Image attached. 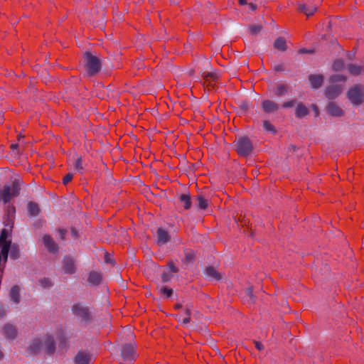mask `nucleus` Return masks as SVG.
Wrapping results in <instances>:
<instances>
[{
	"label": "nucleus",
	"mask_w": 364,
	"mask_h": 364,
	"mask_svg": "<svg viewBox=\"0 0 364 364\" xmlns=\"http://www.w3.org/2000/svg\"><path fill=\"white\" fill-rule=\"evenodd\" d=\"M235 151L240 157H247L252 154L254 146L247 136H240L235 141Z\"/></svg>",
	"instance_id": "obj_1"
},
{
	"label": "nucleus",
	"mask_w": 364,
	"mask_h": 364,
	"mask_svg": "<svg viewBox=\"0 0 364 364\" xmlns=\"http://www.w3.org/2000/svg\"><path fill=\"white\" fill-rule=\"evenodd\" d=\"M85 68L90 76L97 75L101 70V60L97 56L93 55L90 52H86L84 55Z\"/></svg>",
	"instance_id": "obj_2"
},
{
	"label": "nucleus",
	"mask_w": 364,
	"mask_h": 364,
	"mask_svg": "<svg viewBox=\"0 0 364 364\" xmlns=\"http://www.w3.org/2000/svg\"><path fill=\"white\" fill-rule=\"evenodd\" d=\"M346 97L353 105H361L364 102V85L355 84L349 88Z\"/></svg>",
	"instance_id": "obj_3"
},
{
	"label": "nucleus",
	"mask_w": 364,
	"mask_h": 364,
	"mask_svg": "<svg viewBox=\"0 0 364 364\" xmlns=\"http://www.w3.org/2000/svg\"><path fill=\"white\" fill-rule=\"evenodd\" d=\"M21 185L18 180L13 181L11 187L4 186L2 189L0 188V202L2 200L4 203L10 201L11 198L17 197L20 193Z\"/></svg>",
	"instance_id": "obj_4"
},
{
	"label": "nucleus",
	"mask_w": 364,
	"mask_h": 364,
	"mask_svg": "<svg viewBox=\"0 0 364 364\" xmlns=\"http://www.w3.org/2000/svg\"><path fill=\"white\" fill-rule=\"evenodd\" d=\"M203 81L201 84L205 91L213 92L218 89V84L220 80V76L215 72H204L201 75Z\"/></svg>",
	"instance_id": "obj_5"
},
{
	"label": "nucleus",
	"mask_w": 364,
	"mask_h": 364,
	"mask_svg": "<svg viewBox=\"0 0 364 364\" xmlns=\"http://www.w3.org/2000/svg\"><path fill=\"white\" fill-rule=\"evenodd\" d=\"M72 312L83 322L90 323L93 320V316L90 308L88 306H84L80 303H76L73 305Z\"/></svg>",
	"instance_id": "obj_6"
},
{
	"label": "nucleus",
	"mask_w": 364,
	"mask_h": 364,
	"mask_svg": "<svg viewBox=\"0 0 364 364\" xmlns=\"http://www.w3.org/2000/svg\"><path fill=\"white\" fill-rule=\"evenodd\" d=\"M122 357L124 362H133L137 357L136 345L126 343L122 348Z\"/></svg>",
	"instance_id": "obj_7"
},
{
	"label": "nucleus",
	"mask_w": 364,
	"mask_h": 364,
	"mask_svg": "<svg viewBox=\"0 0 364 364\" xmlns=\"http://www.w3.org/2000/svg\"><path fill=\"white\" fill-rule=\"evenodd\" d=\"M42 240L49 253L53 255H58L59 253V245L50 235H44Z\"/></svg>",
	"instance_id": "obj_8"
},
{
	"label": "nucleus",
	"mask_w": 364,
	"mask_h": 364,
	"mask_svg": "<svg viewBox=\"0 0 364 364\" xmlns=\"http://www.w3.org/2000/svg\"><path fill=\"white\" fill-rule=\"evenodd\" d=\"M343 89V85H330L325 88L324 95L330 100H335L341 94Z\"/></svg>",
	"instance_id": "obj_9"
},
{
	"label": "nucleus",
	"mask_w": 364,
	"mask_h": 364,
	"mask_svg": "<svg viewBox=\"0 0 364 364\" xmlns=\"http://www.w3.org/2000/svg\"><path fill=\"white\" fill-rule=\"evenodd\" d=\"M312 1L313 0H306L303 3H299L298 10L307 16L313 15L316 12L317 7Z\"/></svg>",
	"instance_id": "obj_10"
},
{
	"label": "nucleus",
	"mask_w": 364,
	"mask_h": 364,
	"mask_svg": "<svg viewBox=\"0 0 364 364\" xmlns=\"http://www.w3.org/2000/svg\"><path fill=\"white\" fill-rule=\"evenodd\" d=\"M63 269L65 273L73 274L75 273L77 269L75 264V260L70 256H65L63 260Z\"/></svg>",
	"instance_id": "obj_11"
},
{
	"label": "nucleus",
	"mask_w": 364,
	"mask_h": 364,
	"mask_svg": "<svg viewBox=\"0 0 364 364\" xmlns=\"http://www.w3.org/2000/svg\"><path fill=\"white\" fill-rule=\"evenodd\" d=\"M2 333L7 339L14 340L17 336L18 329L16 326L8 323L4 326Z\"/></svg>",
	"instance_id": "obj_12"
},
{
	"label": "nucleus",
	"mask_w": 364,
	"mask_h": 364,
	"mask_svg": "<svg viewBox=\"0 0 364 364\" xmlns=\"http://www.w3.org/2000/svg\"><path fill=\"white\" fill-rule=\"evenodd\" d=\"M326 112L332 117H342L343 110L334 102H330L326 106Z\"/></svg>",
	"instance_id": "obj_13"
},
{
	"label": "nucleus",
	"mask_w": 364,
	"mask_h": 364,
	"mask_svg": "<svg viewBox=\"0 0 364 364\" xmlns=\"http://www.w3.org/2000/svg\"><path fill=\"white\" fill-rule=\"evenodd\" d=\"M262 109L265 113H272L278 111L279 105L274 101L264 100L261 104Z\"/></svg>",
	"instance_id": "obj_14"
},
{
	"label": "nucleus",
	"mask_w": 364,
	"mask_h": 364,
	"mask_svg": "<svg viewBox=\"0 0 364 364\" xmlns=\"http://www.w3.org/2000/svg\"><path fill=\"white\" fill-rule=\"evenodd\" d=\"M12 244L11 239H0V251L2 253L3 260L7 262L9 249Z\"/></svg>",
	"instance_id": "obj_15"
},
{
	"label": "nucleus",
	"mask_w": 364,
	"mask_h": 364,
	"mask_svg": "<svg viewBox=\"0 0 364 364\" xmlns=\"http://www.w3.org/2000/svg\"><path fill=\"white\" fill-rule=\"evenodd\" d=\"M91 355L86 351H79L75 357V364H90Z\"/></svg>",
	"instance_id": "obj_16"
},
{
	"label": "nucleus",
	"mask_w": 364,
	"mask_h": 364,
	"mask_svg": "<svg viewBox=\"0 0 364 364\" xmlns=\"http://www.w3.org/2000/svg\"><path fill=\"white\" fill-rule=\"evenodd\" d=\"M158 245H164L171 240V235L168 232L161 228H158L156 231Z\"/></svg>",
	"instance_id": "obj_17"
},
{
	"label": "nucleus",
	"mask_w": 364,
	"mask_h": 364,
	"mask_svg": "<svg viewBox=\"0 0 364 364\" xmlns=\"http://www.w3.org/2000/svg\"><path fill=\"white\" fill-rule=\"evenodd\" d=\"M87 281L90 284L97 286L102 281V274L100 272L91 271L88 274Z\"/></svg>",
	"instance_id": "obj_18"
},
{
	"label": "nucleus",
	"mask_w": 364,
	"mask_h": 364,
	"mask_svg": "<svg viewBox=\"0 0 364 364\" xmlns=\"http://www.w3.org/2000/svg\"><path fill=\"white\" fill-rule=\"evenodd\" d=\"M309 108L301 102H297L295 109V117L301 119L309 114Z\"/></svg>",
	"instance_id": "obj_19"
},
{
	"label": "nucleus",
	"mask_w": 364,
	"mask_h": 364,
	"mask_svg": "<svg viewBox=\"0 0 364 364\" xmlns=\"http://www.w3.org/2000/svg\"><path fill=\"white\" fill-rule=\"evenodd\" d=\"M309 80L311 85L314 89L321 87L323 83L324 77L322 75H310L309 76Z\"/></svg>",
	"instance_id": "obj_20"
},
{
	"label": "nucleus",
	"mask_w": 364,
	"mask_h": 364,
	"mask_svg": "<svg viewBox=\"0 0 364 364\" xmlns=\"http://www.w3.org/2000/svg\"><path fill=\"white\" fill-rule=\"evenodd\" d=\"M46 351L49 355H53L55 351V342L51 335H47L45 341Z\"/></svg>",
	"instance_id": "obj_21"
},
{
	"label": "nucleus",
	"mask_w": 364,
	"mask_h": 364,
	"mask_svg": "<svg viewBox=\"0 0 364 364\" xmlns=\"http://www.w3.org/2000/svg\"><path fill=\"white\" fill-rule=\"evenodd\" d=\"M27 209L29 216L36 217L41 213V209L37 203L29 201L27 204Z\"/></svg>",
	"instance_id": "obj_22"
},
{
	"label": "nucleus",
	"mask_w": 364,
	"mask_h": 364,
	"mask_svg": "<svg viewBox=\"0 0 364 364\" xmlns=\"http://www.w3.org/2000/svg\"><path fill=\"white\" fill-rule=\"evenodd\" d=\"M205 272L208 277H212L216 281H220L223 277L222 274L213 266L207 267Z\"/></svg>",
	"instance_id": "obj_23"
},
{
	"label": "nucleus",
	"mask_w": 364,
	"mask_h": 364,
	"mask_svg": "<svg viewBox=\"0 0 364 364\" xmlns=\"http://www.w3.org/2000/svg\"><path fill=\"white\" fill-rule=\"evenodd\" d=\"M289 87L287 84H278L274 90V93L277 97L284 96L288 94Z\"/></svg>",
	"instance_id": "obj_24"
},
{
	"label": "nucleus",
	"mask_w": 364,
	"mask_h": 364,
	"mask_svg": "<svg viewBox=\"0 0 364 364\" xmlns=\"http://www.w3.org/2000/svg\"><path fill=\"white\" fill-rule=\"evenodd\" d=\"M42 343L39 338H36L28 348V352L32 355H36L40 352Z\"/></svg>",
	"instance_id": "obj_25"
},
{
	"label": "nucleus",
	"mask_w": 364,
	"mask_h": 364,
	"mask_svg": "<svg viewBox=\"0 0 364 364\" xmlns=\"http://www.w3.org/2000/svg\"><path fill=\"white\" fill-rule=\"evenodd\" d=\"M274 48L279 51L284 52L287 49V41L284 37H278L274 43Z\"/></svg>",
	"instance_id": "obj_26"
},
{
	"label": "nucleus",
	"mask_w": 364,
	"mask_h": 364,
	"mask_svg": "<svg viewBox=\"0 0 364 364\" xmlns=\"http://www.w3.org/2000/svg\"><path fill=\"white\" fill-rule=\"evenodd\" d=\"M347 68L349 73L353 76H358L363 72V67L357 64L350 63Z\"/></svg>",
	"instance_id": "obj_27"
},
{
	"label": "nucleus",
	"mask_w": 364,
	"mask_h": 364,
	"mask_svg": "<svg viewBox=\"0 0 364 364\" xmlns=\"http://www.w3.org/2000/svg\"><path fill=\"white\" fill-rule=\"evenodd\" d=\"M178 200L180 203L183 205L185 210H188L191 208L192 201L191 196L189 194H181L179 196Z\"/></svg>",
	"instance_id": "obj_28"
},
{
	"label": "nucleus",
	"mask_w": 364,
	"mask_h": 364,
	"mask_svg": "<svg viewBox=\"0 0 364 364\" xmlns=\"http://www.w3.org/2000/svg\"><path fill=\"white\" fill-rule=\"evenodd\" d=\"M10 298L16 304L20 301V289L18 286L14 285L11 287L10 291Z\"/></svg>",
	"instance_id": "obj_29"
},
{
	"label": "nucleus",
	"mask_w": 364,
	"mask_h": 364,
	"mask_svg": "<svg viewBox=\"0 0 364 364\" xmlns=\"http://www.w3.org/2000/svg\"><path fill=\"white\" fill-rule=\"evenodd\" d=\"M9 255L12 259H17L20 257V250L19 246L16 243H13L11 245V248L9 249Z\"/></svg>",
	"instance_id": "obj_30"
},
{
	"label": "nucleus",
	"mask_w": 364,
	"mask_h": 364,
	"mask_svg": "<svg viewBox=\"0 0 364 364\" xmlns=\"http://www.w3.org/2000/svg\"><path fill=\"white\" fill-rule=\"evenodd\" d=\"M198 207L201 210H205L208 207V200L203 195H198L196 198Z\"/></svg>",
	"instance_id": "obj_31"
},
{
	"label": "nucleus",
	"mask_w": 364,
	"mask_h": 364,
	"mask_svg": "<svg viewBox=\"0 0 364 364\" xmlns=\"http://www.w3.org/2000/svg\"><path fill=\"white\" fill-rule=\"evenodd\" d=\"M235 222L241 225L242 227L249 228V225L250 224V221L249 219L245 218V215L240 213L235 218Z\"/></svg>",
	"instance_id": "obj_32"
},
{
	"label": "nucleus",
	"mask_w": 364,
	"mask_h": 364,
	"mask_svg": "<svg viewBox=\"0 0 364 364\" xmlns=\"http://www.w3.org/2000/svg\"><path fill=\"white\" fill-rule=\"evenodd\" d=\"M196 257L194 252L191 250H188L185 252V257L183 259V262L188 264L191 262Z\"/></svg>",
	"instance_id": "obj_33"
},
{
	"label": "nucleus",
	"mask_w": 364,
	"mask_h": 364,
	"mask_svg": "<svg viewBox=\"0 0 364 364\" xmlns=\"http://www.w3.org/2000/svg\"><path fill=\"white\" fill-rule=\"evenodd\" d=\"M263 128L266 131L272 132V134H276L277 132L275 127L268 120L263 121Z\"/></svg>",
	"instance_id": "obj_34"
},
{
	"label": "nucleus",
	"mask_w": 364,
	"mask_h": 364,
	"mask_svg": "<svg viewBox=\"0 0 364 364\" xmlns=\"http://www.w3.org/2000/svg\"><path fill=\"white\" fill-rule=\"evenodd\" d=\"M16 207L13 204H9L6 209L4 216L10 217V218H15Z\"/></svg>",
	"instance_id": "obj_35"
},
{
	"label": "nucleus",
	"mask_w": 364,
	"mask_h": 364,
	"mask_svg": "<svg viewBox=\"0 0 364 364\" xmlns=\"http://www.w3.org/2000/svg\"><path fill=\"white\" fill-rule=\"evenodd\" d=\"M347 80L346 76L343 75H333L330 77V82L334 84L338 82H346Z\"/></svg>",
	"instance_id": "obj_36"
},
{
	"label": "nucleus",
	"mask_w": 364,
	"mask_h": 364,
	"mask_svg": "<svg viewBox=\"0 0 364 364\" xmlns=\"http://www.w3.org/2000/svg\"><path fill=\"white\" fill-rule=\"evenodd\" d=\"M75 168L79 171L80 173H82L84 171V167L82 166V158L80 156L77 159L74 164Z\"/></svg>",
	"instance_id": "obj_37"
},
{
	"label": "nucleus",
	"mask_w": 364,
	"mask_h": 364,
	"mask_svg": "<svg viewBox=\"0 0 364 364\" xmlns=\"http://www.w3.org/2000/svg\"><path fill=\"white\" fill-rule=\"evenodd\" d=\"M344 68V62L342 59H337L333 62V68L336 71L341 70Z\"/></svg>",
	"instance_id": "obj_38"
},
{
	"label": "nucleus",
	"mask_w": 364,
	"mask_h": 364,
	"mask_svg": "<svg viewBox=\"0 0 364 364\" xmlns=\"http://www.w3.org/2000/svg\"><path fill=\"white\" fill-rule=\"evenodd\" d=\"M173 289L168 287H163L161 289V294L166 296V298H170L173 295Z\"/></svg>",
	"instance_id": "obj_39"
},
{
	"label": "nucleus",
	"mask_w": 364,
	"mask_h": 364,
	"mask_svg": "<svg viewBox=\"0 0 364 364\" xmlns=\"http://www.w3.org/2000/svg\"><path fill=\"white\" fill-rule=\"evenodd\" d=\"M185 313L186 316L183 318L182 323L183 324H188L191 322V310L189 308L186 307Z\"/></svg>",
	"instance_id": "obj_40"
},
{
	"label": "nucleus",
	"mask_w": 364,
	"mask_h": 364,
	"mask_svg": "<svg viewBox=\"0 0 364 364\" xmlns=\"http://www.w3.org/2000/svg\"><path fill=\"white\" fill-rule=\"evenodd\" d=\"M14 218H10V217H6V216L4 217V225L6 227H9L10 228L9 230H12V228L14 227Z\"/></svg>",
	"instance_id": "obj_41"
},
{
	"label": "nucleus",
	"mask_w": 364,
	"mask_h": 364,
	"mask_svg": "<svg viewBox=\"0 0 364 364\" xmlns=\"http://www.w3.org/2000/svg\"><path fill=\"white\" fill-rule=\"evenodd\" d=\"M40 284L43 288H49L53 286V282L49 278L44 277L40 280Z\"/></svg>",
	"instance_id": "obj_42"
},
{
	"label": "nucleus",
	"mask_w": 364,
	"mask_h": 364,
	"mask_svg": "<svg viewBox=\"0 0 364 364\" xmlns=\"http://www.w3.org/2000/svg\"><path fill=\"white\" fill-rule=\"evenodd\" d=\"M262 26L261 25H251L249 27L250 33L252 35L257 34L261 31Z\"/></svg>",
	"instance_id": "obj_43"
},
{
	"label": "nucleus",
	"mask_w": 364,
	"mask_h": 364,
	"mask_svg": "<svg viewBox=\"0 0 364 364\" xmlns=\"http://www.w3.org/2000/svg\"><path fill=\"white\" fill-rule=\"evenodd\" d=\"M59 347L60 348H66L68 347L67 338L64 334L58 337Z\"/></svg>",
	"instance_id": "obj_44"
},
{
	"label": "nucleus",
	"mask_w": 364,
	"mask_h": 364,
	"mask_svg": "<svg viewBox=\"0 0 364 364\" xmlns=\"http://www.w3.org/2000/svg\"><path fill=\"white\" fill-rule=\"evenodd\" d=\"M297 104V100L296 98L294 99H292L291 100H289V101H287V102H284L282 105V108H290V107H294L295 105Z\"/></svg>",
	"instance_id": "obj_45"
},
{
	"label": "nucleus",
	"mask_w": 364,
	"mask_h": 364,
	"mask_svg": "<svg viewBox=\"0 0 364 364\" xmlns=\"http://www.w3.org/2000/svg\"><path fill=\"white\" fill-rule=\"evenodd\" d=\"M11 236V230H8L6 228H4L1 230L0 233V239H9Z\"/></svg>",
	"instance_id": "obj_46"
},
{
	"label": "nucleus",
	"mask_w": 364,
	"mask_h": 364,
	"mask_svg": "<svg viewBox=\"0 0 364 364\" xmlns=\"http://www.w3.org/2000/svg\"><path fill=\"white\" fill-rule=\"evenodd\" d=\"M6 262H4V260H3L2 253L0 251V279L3 278L4 268L6 267Z\"/></svg>",
	"instance_id": "obj_47"
},
{
	"label": "nucleus",
	"mask_w": 364,
	"mask_h": 364,
	"mask_svg": "<svg viewBox=\"0 0 364 364\" xmlns=\"http://www.w3.org/2000/svg\"><path fill=\"white\" fill-rule=\"evenodd\" d=\"M104 259L105 262L107 264H111L112 266H114L116 264L115 261L112 259L111 255L107 252H105Z\"/></svg>",
	"instance_id": "obj_48"
},
{
	"label": "nucleus",
	"mask_w": 364,
	"mask_h": 364,
	"mask_svg": "<svg viewBox=\"0 0 364 364\" xmlns=\"http://www.w3.org/2000/svg\"><path fill=\"white\" fill-rule=\"evenodd\" d=\"M73 178V174L71 173H68L63 178V184L66 186L68 185Z\"/></svg>",
	"instance_id": "obj_49"
},
{
	"label": "nucleus",
	"mask_w": 364,
	"mask_h": 364,
	"mask_svg": "<svg viewBox=\"0 0 364 364\" xmlns=\"http://www.w3.org/2000/svg\"><path fill=\"white\" fill-rule=\"evenodd\" d=\"M167 266L170 271L173 273H178L179 272L178 268L175 265L174 262L171 260L167 263Z\"/></svg>",
	"instance_id": "obj_50"
},
{
	"label": "nucleus",
	"mask_w": 364,
	"mask_h": 364,
	"mask_svg": "<svg viewBox=\"0 0 364 364\" xmlns=\"http://www.w3.org/2000/svg\"><path fill=\"white\" fill-rule=\"evenodd\" d=\"M171 278H172V276L170 275L168 272H164L161 274V281L164 283L169 282L171 279Z\"/></svg>",
	"instance_id": "obj_51"
},
{
	"label": "nucleus",
	"mask_w": 364,
	"mask_h": 364,
	"mask_svg": "<svg viewBox=\"0 0 364 364\" xmlns=\"http://www.w3.org/2000/svg\"><path fill=\"white\" fill-rule=\"evenodd\" d=\"M245 294L247 296H248L251 299H254L255 296L253 294V287H250L246 289Z\"/></svg>",
	"instance_id": "obj_52"
},
{
	"label": "nucleus",
	"mask_w": 364,
	"mask_h": 364,
	"mask_svg": "<svg viewBox=\"0 0 364 364\" xmlns=\"http://www.w3.org/2000/svg\"><path fill=\"white\" fill-rule=\"evenodd\" d=\"M58 232H59L60 239L62 240H65V235L67 234V230L64 228H58Z\"/></svg>",
	"instance_id": "obj_53"
},
{
	"label": "nucleus",
	"mask_w": 364,
	"mask_h": 364,
	"mask_svg": "<svg viewBox=\"0 0 364 364\" xmlns=\"http://www.w3.org/2000/svg\"><path fill=\"white\" fill-rule=\"evenodd\" d=\"M254 343H255V348L258 350L261 351L264 349V345L260 341H254Z\"/></svg>",
	"instance_id": "obj_54"
},
{
	"label": "nucleus",
	"mask_w": 364,
	"mask_h": 364,
	"mask_svg": "<svg viewBox=\"0 0 364 364\" xmlns=\"http://www.w3.org/2000/svg\"><path fill=\"white\" fill-rule=\"evenodd\" d=\"M314 52L313 50H308L306 48H301L298 50V53L299 54H304V53H312Z\"/></svg>",
	"instance_id": "obj_55"
},
{
	"label": "nucleus",
	"mask_w": 364,
	"mask_h": 364,
	"mask_svg": "<svg viewBox=\"0 0 364 364\" xmlns=\"http://www.w3.org/2000/svg\"><path fill=\"white\" fill-rule=\"evenodd\" d=\"M71 235L75 238H78L79 237L78 231L77 230V229L75 228H71Z\"/></svg>",
	"instance_id": "obj_56"
},
{
	"label": "nucleus",
	"mask_w": 364,
	"mask_h": 364,
	"mask_svg": "<svg viewBox=\"0 0 364 364\" xmlns=\"http://www.w3.org/2000/svg\"><path fill=\"white\" fill-rule=\"evenodd\" d=\"M311 108L314 111L315 116L318 117L319 115V109H318V106L316 105H315V104H312L311 105Z\"/></svg>",
	"instance_id": "obj_57"
},
{
	"label": "nucleus",
	"mask_w": 364,
	"mask_h": 364,
	"mask_svg": "<svg viewBox=\"0 0 364 364\" xmlns=\"http://www.w3.org/2000/svg\"><path fill=\"white\" fill-rule=\"evenodd\" d=\"M284 70L285 68L282 64L277 65L274 67V70L277 72L284 71Z\"/></svg>",
	"instance_id": "obj_58"
},
{
	"label": "nucleus",
	"mask_w": 364,
	"mask_h": 364,
	"mask_svg": "<svg viewBox=\"0 0 364 364\" xmlns=\"http://www.w3.org/2000/svg\"><path fill=\"white\" fill-rule=\"evenodd\" d=\"M248 5L250 9L252 11H255L257 9V6L255 4L250 3Z\"/></svg>",
	"instance_id": "obj_59"
},
{
	"label": "nucleus",
	"mask_w": 364,
	"mask_h": 364,
	"mask_svg": "<svg viewBox=\"0 0 364 364\" xmlns=\"http://www.w3.org/2000/svg\"><path fill=\"white\" fill-rule=\"evenodd\" d=\"M183 307L182 304L180 303H176L173 305V309L175 310H178Z\"/></svg>",
	"instance_id": "obj_60"
},
{
	"label": "nucleus",
	"mask_w": 364,
	"mask_h": 364,
	"mask_svg": "<svg viewBox=\"0 0 364 364\" xmlns=\"http://www.w3.org/2000/svg\"><path fill=\"white\" fill-rule=\"evenodd\" d=\"M6 316V311L4 309H0V318Z\"/></svg>",
	"instance_id": "obj_61"
},
{
	"label": "nucleus",
	"mask_w": 364,
	"mask_h": 364,
	"mask_svg": "<svg viewBox=\"0 0 364 364\" xmlns=\"http://www.w3.org/2000/svg\"><path fill=\"white\" fill-rule=\"evenodd\" d=\"M238 4L241 6L246 5L247 4V0H238Z\"/></svg>",
	"instance_id": "obj_62"
},
{
	"label": "nucleus",
	"mask_w": 364,
	"mask_h": 364,
	"mask_svg": "<svg viewBox=\"0 0 364 364\" xmlns=\"http://www.w3.org/2000/svg\"><path fill=\"white\" fill-rule=\"evenodd\" d=\"M18 146V144H12L10 146V149H12V150H14V149H17Z\"/></svg>",
	"instance_id": "obj_63"
},
{
	"label": "nucleus",
	"mask_w": 364,
	"mask_h": 364,
	"mask_svg": "<svg viewBox=\"0 0 364 364\" xmlns=\"http://www.w3.org/2000/svg\"><path fill=\"white\" fill-rule=\"evenodd\" d=\"M241 108H242L243 110H247V108H248V106H247V104H242V105H241Z\"/></svg>",
	"instance_id": "obj_64"
}]
</instances>
